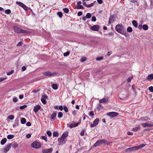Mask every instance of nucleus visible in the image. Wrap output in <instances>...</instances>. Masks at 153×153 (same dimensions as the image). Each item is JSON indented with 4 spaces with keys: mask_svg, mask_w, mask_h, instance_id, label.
Segmentation results:
<instances>
[{
    "mask_svg": "<svg viewBox=\"0 0 153 153\" xmlns=\"http://www.w3.org/2000/svg\"><path fill=\"white\" fill-rule=\"evenodd\" d=\"M111 143L108 142L106 140L103 139L98 140L94 145V147H96L98 145H101L102 144H105L107 145H109Z\"/></svg>",
    "mask_w": 153,
    "mask_h": 153,
    "instance_id": "nucleus-1",
    "label": "nucleus"
},
{
    "mask_svg": "<svg viewBox=\"0 0 153 153\" xmlns=\"http://www.w3.org/2000/svg\"><path fill=\"white\" fill-rule=\"evenodd\" d=\"M115 29L119 33L123 34V33L126 29L123 25L118 24L116 26Z\"/></svg>",
    "mask_w": 153,
    "mask_h": 153,
    "instance_id": "nucleus-2",
    "label": "nucleus"
},
{
    "mask_svg": "<svg viewBox=\"0 0 153 153\" xmlns=\"http://www.w3.org/2000/svg\"><path fill=\"white\" fill-rule=\"evenodd\" d=\"M14 32L17 33H29V32L27 30H23L21 28L16 26L14 27Z\"/></svg>",
    "mask_w": 153,
    "mask_h": 153,
    "instance_id": "nucleus-3",
    "label": "nucleus"
},
{
    "mask_svg": "<svg viewBox=\"0 0 153 153\" xmlns=\"http://www.w3.org/2000/svg\"><path fill=\"white\" fill-rule=\"evenodd\" d=\"M31 146L33 148L38 149L41 147V144L40 143L38 142H34L32 143Z\"/></svg>",
    "mask_w": 153,
    "mask_h": 153,
    "instance_id": "nucleus-4",
    "label": "nucleus"
},
{
    "mask_svg": "<svg viewBox=\"0 0 153 153\" xmlns=\"http://www.w3.org/2000/svg\"><path fill=\"white\" fill-rule=\"evenodd\" d=\"M116 21V16L114 15H111L109 18L108 24H110Z\"/></svg>",
    "mask_w": 153,
    "mask_h": 153,
    "instance_id": "nucleus-5",
    "label": "nucleus"
},
{
    "mask_svg": "<svg viewBox=\"0 0 153 153\" xmlns=\"http://www.w3.org/2000/svg\"><path fill=\"white\" fill-rule=\"evenodd\" d=\"M12 145V143H10L6 145L5 146V147L4 148V152L5 153L7 152L10 150Z\"/></svg>",
    "mask_w": 153,
    "mask_h": 153,
    "instance_id": "nucleus-6",
    "label": "nucleus"
},
{
    "mask_svg": "<svg viewBox=\"0 0 153 153\" xmlns=\"http://www.w3.org/2000/svg\"><path fill=\"white\" fill-rule=\"evenodd\" d=\"M66 138L61 137L58 138V142L59 145H63L66 143Z\"/></svg>",
    "mask_w": 153,
    "mask_h": 153,
    "instance_id": "nucleus-7",
    "label": "nucleus"
},
{
    "mask_svg": "<svg viewBox=\"0 0 153 153\" xmlns=\"http://www.w3.org/2000/svg\"><path fill=\"white\" fill-rule=\"evenodd\" d=\"M141 125L144 127H152L153 126V123L152 122L146 123H142Z\"/></svg>",
    "mask_w": 153,
    "mask_h": 153,
    "instance_id": "nucleus-8",
    "label": "nucleus"
},
{
    "mask_svg": "<svg viewBox=\"0 0 153 153\" xmlns=\"http://www.w3.org/2000/svg\"><path fill=\"white\" fill-rule=\"evenodd\" d=\"M118 114V113L114 112H108L107 114V115L111 117H115L117 116Z\"/></svg>",
    "mask_w": 153,
    "mask_h": 153,
    "instance_id": "nucleus-9",
    "label": "nucleus"
},
{
    "mask_svg": "<svg viewBox=\"0 0 153 153\" xmlns=\"http://www.w3.org/2000/svg\"><path fill=\"white\" fill-rule=\"evenodd\" d=\"M137 150L136 146H134L132 147L128 148L126 150V152H132Z\"/></svg>",
    "mask_w": 153,
    "mask_h": 153,
    "instance_id": "nucleus-10",
    "label": "nucleus"
},
{
    "mask_svg": "<svg viewBox=\"0 0 153 153\" xmlns=\"http://www.w3.org/2000/svg\"><path fill=\"white\" fill-rule=\"evenodd\" d=\"M56 74V73L55 72L51 73L49 71L43 73L44 75L49 76H53Z\"/></svg>",
    "mask_w": 153,
    "mask_h": 153,
    "instance_id": "nucleus-11",
    "label": "nucleus"
},
{
    "mask_svg": "<svg viewBox=\"0 0 153 153\" xmlns=\"http://www.w3.org/2000/svg\"><path fill=\"white\" fill-rule=\"evenodd\" d=\"M99 120L98 118H96L94 121L93 123H91L90 124V126L91 127H95L98 124Z\"/></svg>",
    "mask_w": 153,
    "mask_h": 153,
    "instance_id": "nucleus-12",
    "label": "nucleus"
},
{
    "mask_svg": "<svg viewBox=\"0 0 153 153\" xmlns=\"http://www.w3.org/2000/svg\"><path fill=\"white\" fill-rule=\"evenodd\" d=\"M79 125V123H75V122H73L72 123L70 124V125L68 124L67 125V126H69L70 128H71L74 127H76V126H77Z\"/></svg>",
    "mask_w": 153,
    "mask_h": 153,
    "instance_id": "nucleus-13",
    "label": "nucleus"
},
{
    "mask_svg": "<svg viewBox=\"0 0 153 153\" xmlns=\"http://www.w3.org/2000/svg\"><path fill=\"white\" fill-rule=\"evenodd\" d=\"M100 28V27L97 25H94L91 28V30H94L95 31H98Z\"/></svg>",
    "mask_w": 153,
    "mask_h": 153,
    "instance_id": "nucleus-14",
    "label": "nucleus"
},
{
    "mask_svg": "<svg viewBox=\"0 0 153 153\" xmlns=\"http://www.w3.org/2000/svg\"><path fill=\"white\" fill-rule=\"evenodd\" d=\"M53 150L52 148H50L48 149H44L42 151L43 153H51Z\"/></svg>",
    "mask_w": 153,
    "mask_h": 153,
    "instance_id": "nucleus-15",
    "label": "nucleus"
},
{
    "mask_svg": "<svg viewBox=\"0 0 153 153\" xmlns=\"http://www.w3.org/2000/svg\"><path fill=\"white\" fill-rule=\"evenodd\" d=\"M41 106L39 105H37L35 106L33 108V111L35 113L37 112L40 109Z\"/></svg>",
    "mask_w": 153,
    "mask_h": 153,
    "instance_id": "nucleus-16",
    "label": "nucleus"
},
{
    "mask_svg": "<svg viewBox=\"0 0 153 153\" xmlns=\"http://www.w3.org/2000/svg\"><path fill=\"white\" fill-rule=\"evenodd\" d=\"M140 129V126L133 128L131 130L134 131H137Z\"/></svg>",
    "mask_w": 153,
    "mask_h": 153,
    "instance_id": "nucleus-17",
    "label": "nucleus"
},
{
    "mask_svg": "<svg viewBox=\"0 0 153 153\" xmlns=\"http://www.w3.org/2000/svg\"><path fill=\"white\" fill-rule=\"evenodd\" d=\"M149 119L147 117H141L139 120L141 121L142 122H144L145 121H147Z\"/></svg>",
    "mask_w": 153,
    "mask_h": 153,
    "instance_id": "nucleus-18",
    "label": "nucleus"
},
{
    "mask_svg": "<svg viewBox=\"0 0 153 153\" xmlns=\"http://www.w3.org/2000/svg\"><path fill=\"white\" fill-rule=\"evenodd\" d=\"M56 113H53L52 114L51 116V120H55V118L56 117Z\"/></svg>",
    "mask_w": 153,
    "mask_h": 153,
    "instance_id": "nucleus-19",
    "label": "nucleus"
},
{
    "mask_svg": "<svg viewBox=\"0 0 153 153\" xmlns=\"http://www.w3.org/2000/svg\"><path fill=\"white\" fill-rule=\"evenodd\" d=\"M7 139L6 138H4L1 141V144L2 145H3L6 143L7 141Z\"/></svg>",
    "mask_w": 153,
    "mask_h": 153,
    "instance_id": "nucleus-20",
    "label": "nucleus"
},
{
    "mask_svg": "<svg viewBox=\"0 0 153 153\" xmlns=\"http://www.w3.org/2000/svg\"><path fill=\"white\" fill-rule=\"evenodd\" d=\"M22 7L25 11L30 9V8H29L24 4L22 6Z\"/></svg>",
    "mask_w": 153,
    "mask_h": 153,
    "instance_id": "nucleus-21",
    "label": "nucleus"
},
{
    "mask_svg": "<svg viewBox=\"0 0 153 153\" xmlns=\"http://www.w3.org/2000/svg\"><path fill=\"white\" fill-rule=\"evenodd\" d=\"M52 86L54 90L57 89L58 87L57 85L56 84L51 83Z\"/></svg>",
    "mask_w": 153,
    "mask_h": 153,
    "instance_id": "nucleus-22",
    "label": "nucleus"
},
{
    "mask_svg": "<svg viewBox=\"0 0 153 153\" xmlns=\"http://www.w3.org/2000/svg\"><path fill=\"white\" fill-rule=\"evenodd\" d=\"M146 79L152 80L153 79V74L149 75L146 78Z\"/></svg>",
    "mask_w": 153,
    "mask_h": 153,
    "instance_id": "nucleus-23",
    "label": "nucleus"
},
{
    "mask_svg": "<svg viewBox=\"0 0 153 153\" xmlns=\"http://www.w3.org/2000/svg\"><path fill=\"white\" fill-rule=\"evenodd\" d=\"M68 136V133L67 132H64L62 135V137L64 138H66V137H67Z\"/></svg>",
    "mask_w": 153,
    "mask_h": 153,
    "instance_id": "nucleus-24",
    "label": "nucleus"
},
{
    "mask_svg": "<svg viewBox=\"0 0 153 153\" xmlns=\"http://www.w3.org/2000/svg\"><path fill=\"white\" fill-rule=\"evenodd\" d=\"M145 145L143 144H142L138 146H136L137 148V150L141 148H142Z\"/></svg>",
    "mask_w": 153,
    "mask_h": 153,
    "instance_id": "nucleus-25",
    "label": "nucleus"
},
{
    "mask_svg": "<svg viewBox=\"0 0 153 153\" xmlns=\"http://www.w3.org/2000/svg\"><path fill=\"white\" fill-rule=\"evenodd\" d=\"M133 25L136 27H137V22L135 20H133L132 22Z\"/></svg>",
    "mask_w": 153,
    "mask_h": 153,
    "instance_id": "nucleus-26",
    "label": "nucleus"
},
{
    "mask_svg": "<svg viewBox=\"0 0 153 153\" xmlns=\"http://www.w3.org/2000/svg\"><path fill=\"white\" fill-rule=\"evenodd\" d=\"M21 121L22 124H24L26 122V120L24 118H22Z\"/></svg>",
    "mask_w": 153,
    "mask_h": 153,
    "instance_id": "nucleus-27",
    "label": "nucleus"
},
{
    "mask_svg": "<svg viewBox=\"0 0 153 153\" xmlns=\"http://www.w3.org/2000/svg\"><path fill=\"white\" fill-rule=\"evenodd\" d=\"M143 29L145 30H147L148 29V26L146 25H144L143 26Z\"/></svg>",
    "mask_w": 153,
    "mask_h": 153,
    "instance_id": "nucleus-28",
    "label": "nucleus"
},
{
    "mask_svg": "<svg viewBox=\"0 0 153 153\" xmlns=\"http://www.w3.org/2000/svg\"><path fill=\"white\" fill-rule=\"evenodd\" d=\"M16 3L19 6H20L21 7H22L23 5L24 4H23L22 3L20 2H19V1H16Z\"/></svg>",
    "mask_w": 153,
    "mask_h": 153,
    "instance_id": "nucleus-29",
    "label": "nucleus"
},
{
    "mask_svg": "<svg viewBox=\"0 0 153 153\" xmlns=\"http://www.w3.org/2000/svg\"><path fill=\"white\" fill-rule=\"evenodd\" d=\"M106 102V100L105 98H103L102 99L100 100L99 101V102L100 103H102L105 102Z\"/></svg>",
    "mask_w": 153,
    "mask_h": 153,
    "instance_id": "nucleus-30",
    "label": "nucleus"
},
{
    "mask_svg": "<svg viewBox=\"0 0 153 153\" xmlns=\"http://www.w3.org/2000/svg\"><path fill=\"white\" fill-rule=\"evenodd\" d=\"M14 137V135L12 134H9L7 135V138L8 139H11L13 138Z\"/></svg>",
    "mask_w": 153,
    "mask_h": 153,
    "instance_id": "nucleus-31",
    "label": "nucleus"
},
{
    "mask_svg": "<svg viewBox=\"0 0 153 153\" xmlns=\"http://www.w3.org/2000/svg\"><path fill=\"white\" fill-rule=\"evenodd\" d=\"M53 137H57L59 136L58 133L56 131H54L53 133Z\"/></svg>",
    "mask_w": 153,
    "mask_h": 153,
    "instance_id": "nucleus-32",
    "label": "nucleus"
},
{
    "mask_svg": "<svg viewBox=\"0 0 153 153\" xmlns=\"http://www.w3.org/2000/svg\"><path fill=\"white\" fill-rule=\"evenodd\" d=\"M7 118L8 119H10V120H13L14 118V116L13 115H11L9 116Z\"/></svg>",
    "mask_w": 153,
    "mask_h": 153,
    "instance_id": "nucleus-33",
    "label": "nucleus"
},
{
    "mask_svg": "<svg viewBox=\"0 0 153 153\" xmlns=\"http://www.w3.org/2000/svg\"><path fill=\"white\" fill-rule=\"evenodd\" d=\"M127 30L128 32H131L132 31V29L131 27H128Z\"/></svg>",
    "mask_w": 153,
    "mask_h": 153,
    "instance_id": "nucleus-34",
    "label": "nucleus"
},
{
    "mask_svg": "<svg viewBox=\"0 0 153 153\" xmlns=\"http://www.w3.org/2000/svg\"><path fill=\"white\" fill-rule=\"evenodd\" d=\"M86 17L87 19L90 18L91 17V14L90 13H87L86 15Z\"/></svg>",
    "mask_w": 153,
    "mask_h": 153,
    "instance_id": "nucleus-35",
    "label": "nucleus"
},
{
    "mask_svg": "<svg viewBox=\"0 0 153 153\" xmlns=\"http://www.w3.org/2000/svg\"><path fill=\"white\" fill-rule=\"evenodd\" d=\"M63 10L64 12L66 13H68L69 11L68 9L66 8H63Z\"/></svg>",
    "mask_w": 153,
    "mask_h": 153,
    "instance_id": "nucleus-36",
    "label": "nucleus"
},
{
    "mask_svg": "<svg viewBox=\"0 0 153 153\" xmlns=\"http://www.w3.org/2000/svg\"><path fill=\"white\" fill-rule=\"evenodd\" d=\"M42 139L45 140L46 142H48V140L46 136H43L42 137Z\"/></svg>",
    "mask_w": 153,
    "mask_h": 153,
    "instance_id": "nucleus-37",
    "label": "nucleus"
},
{
    "mask_svg": "<svg viewBox=\"0 0 153 153\" xmlns=\"http://www.w3.org/2000/svg\"><path fill=\"white\" fill-rule=\"evenodd\" d=\"M41 100L43 104H45L46 103L47 101L45 99H44L43 98H41Z\"/></svg>",
    "mask_w": 153,
    "mask_h": 153,
    "instance_id": "nucleus-38",
    "label": "nucleus"
},
{
    "mask_svg": "<svg viewBox=\"0 0 153 153\" xmlns=\"http://www.w3.org/2000/svg\"><path fill=\"white\" fill-rule=\"evenodd\" d=\"M63 114L62 112H59L58 115V116L59 118H61L62 117Z\"/></svg>",
    "mask_w": 153,
    "mask_h": 153,
    "instance_id": "nucleus-39",
    "label": "nucleus"
},
{
    "mask_svg": "<svg viewBox=\"0 0 153 153\" xmlns=\"http://www.w3.org/2000/svg\"><path fill=\"white\" fill-rule=\"evenodd\" d=\"M76 8L77 9H82L83 8V7L81 5H79L76 6Z\"/></svg>",
    "mask_w": 153,
    "mask_h": 153,
    "instance_id": "nucleus-40",
    "label": "nucleus"
},
{
    "mask_svg": "<svg viewBox=\"0 0 153 153\" xmlns=\"http://www.w3.org/2000/svg\"><path fill=\"white\" fill-rule=\"evenodd\" d=\"M5 12L6 14H8L11 13V10L9 9H7L5 10Z\"/></svg>",
    "mask_w": 153,
    "mask_h": 153,
    "instance_id": "nucleus-41",
    "label": "nucleus"
},
{
    "mask_svg": "<svg viewBox=\"0 0 153 153\" xmlns=\"http://www.w3.org/2000/svg\"><path fill=\"white\" fill-rule=\"evenodd\" d=\"M27 107V105H25L23 106H20L19 107V108L21 109H24L25 108Z\"/></svg>",
    "mask_w": 153,
    "mask_h": 153,
    "instance_id": "nucleus-42",
    "label": "nucleus"
},
{
    "mask_svg": "<svg viewBox=\"0 0 153 153\" xmlns=\"http://www.w3.org/2000/svg\"><path fill=\"white\" fill-rule=\"evenodd\" d=\"M7 79V78L6 77H0V82H2V81L5 80Z\"/></svg>",
    "mask_w": 153,
    "mask_h": 153,
    "instance_id": "nucleus-43",
    "label": "nucleus"
},
{
    "mask_svg": "<svg viewBox=\"0 0 153 153\" xmlns=\"http://www.w3.org/2000/svg\"><path fill=\"white\" fill-rule=\"evenodd\" d=\"M18 146V144L17 143H15L13 144V148L14 149H15Z\"/></svg>",
    "mask_w": 153,
    "mask_h": 153,
    "instance_id": "nucleus-44",
    "label": "nucleus"
},
{
    "mask_svg": "<svg viewBox=\"0 0 153 153\" xmlns=\"http://www.w3.org/2000/svg\"><path fill=\"white\" fill-rule=\"evenodd\" d=\"M47 134L50 137L52 135L51 132L50 131H48L47 132Z\"/></svg>",
    "mask_w": 153,
    "mask_h": 153,
    "instance_id": "nucleus-45",
    "label": "nucleus"
},
{
    "mask_svg": "<svg viewBox=\"0 0 153 153\" xmlns=\"http://www.w3.org/2000/svg\"><path fill=\"white\" fill-rule=\"evenodd\" d=\"M70 52L69 51H67L64 53L63 55L64 56H67L70 54Z\"/></svg>",
    "mask_w": 153,
    "mask_h": 153,
    "instance_id": "nucleus-46",
    "label": "nucleus"
},
{
    "mask_svg": "<svg viewBox=\"0 0 153 153\" xmlns=\"http://www.w3.org/2000/svg\"><path fill=\"white\" fill-rule=\"evenodd\" d=\"M14 72V71L13 70H11L10 72H7V75H10L11 74H12Z\"/></svg>",
    "mask_w": 153,
    "mask_h": 153,
    "instance_id": "nucleus-47",
    "label": "nucleus"
},
{
    "mask_svg": "<svg viewBox=\"0 0 153 153\" xmlns=\"http://www.w3.org/2000/svg\"><path fill=\"white\" fill-rule=\"evenodd\" d=\"M103 59V57H99L96 58V60L97 61Z\"/></svg>",
    "mask_w": 153,
    "mask_h": 153,
    "instance_id": "nucleus-48",
    "label": "nucleus"
},
{
    "mask_svg": "<svg viewBox=\"0 0 153 153\" xmlns=\"http://www.w3.org/2000/svg\"><path fill=\"white\" fill-rule=\"evenodd\" d=\"M63 109L65 112H68V108L66 106H64Z\"/></svg>",
    "mask_w": 153,
    "mask_h": 153,
    "instance_id": "nucleus-49",
    "label": "nucleus"
},
{
    "mask_svg": "<svg viewBox=\"0 0 153 153\" xmlns=\"http://www.w3.org/2000/svg\"><path fill=\"white\" fill-rule=\"evenodd\" d=\"M57 14L60 18H61L62 16V14L61 12H58Z\"/></svg>",
    "mask_w": 153,
    "mask_h": 153,
    "instance_id": "nucleus-50",
    "label": "nucleus"
},
{
    "mask_svg": "<svg viewBox=\"0 0 153 153\" xmlns=\"http://www.w3.org/2000/svg\"><path fill=\"white\" fill-rule=\"evenodd\" d=\"M94 2L93 3H91V4H89L87 5V7H92L94 5Z\"/></svg>",
    "mask_w": 153,
    "mask_h": 153,
    "instance_id": "nucleus-51",
    "label": "nucleus"
},
{
    "mask_svg": "<svg viewBox=\"0 0 153 153\" xmlns=\"http://www.w3.org/2000/svg\"><path fill=\"white\" fill-rule=\"evenodd\" d=\"M96 20V18L95 16H93L91 18V21L93 22H95Z\"/></svg>",
    "mask_w": 153,
    "mask_h": 153,
    "instance_id": "nucleus-52",
    "label": "nucleus"
},
{
    "mask_svg": "<svg viewBox=\"0 0 153 153\" xmlns=\"http://www.w3.org/2000/svg\"><path fill=\"white\" fill-rule=\"evenodd\" d=\"M13 101L14 102H16L18 101V99L16 97H14L13 98Z\"/></svg>",
    "mask_w": 153,
    "mask_h": 153,
    "instance_id": "nucleus-53",
    "label": "nucleus"
},
{
    "mask_svg": "<svg viewBox=\"0 0 153 153\" xmlns=\"http://www.w3.org/2000/svg\"><path fill=\"white\" fill-rule=\"evenodd\" d=\"M86 59V58L85 57H82L81 59V61L83 62L85 61Z\"/></svg>",
    "mask_w": 153,
    "mask_h": 153,
    "instance_id": "nucleus-54",
    "label": "nucleus"
},
{
    "mask_svg": "<svg viewBox=\"0 0 153 153\" xmlns=\"http://www.w3.org/2000/svg\"><path fill=\"white\" fill-rule=\"evenodd\" d=\"M85 1L82 0L83 5L85 7H86L87 6V5L86 4V3L85 2Z\"/></svg>",
    "mask_w": 153,
    "mask_h": 153,
    "instance_id": "nucleus-55",
    "label": "nucleus"
},
{
    "mask_svg": "<svg viewBox=\"0 0 153 153\" xmlns=\"http://www.w3.org/2000/svg\"><path fill=\"white\" fill-rule=\"evenodd\" d=\"M19 121V118L18 117L16 118L15 120V123H16V125H17L18 124V122Z\"/></svg>",
    "mask_w": 153,
    "mask_h": 153,
    "instance_id": "nucleus-56",
    "label": "nucleus"
},
{
    "mask_svg": "<svg viewBox=\"0 0 153 153\" xmlns=\"http://www.w3.org/2000/svg\"><path fill=\"white\" fill-rule=\"evenodd\" d=\"M149 90L152 92H153V87L151 86L149 87Z\"/></svg>",
    "mask_w": 153,
    "mask_h": 153,
    "instance_id": "nucleus-57",
    "label": "nucleus"
},
{
    "mask_svg": "<svg viewBox=\"0 0 153 153\" xmlns=\"http://www.w3.org/2000/svg\"><path fill=\"white\" fill-rule=\"evenodd\" d=\"M31 136V135L30 134H28L26 135V137L28 139H29L30 137Z\"/></svg>",
    "mask_w": 153,
    "mask_h": 153,
    "instance_id": "nucleus-58",
    "label": "nucleus"
},
{
    "mask_svg": "<svg viewBox=\"0 0 153 153\" xmlns=\"http://www.w3.org/2000/svg\"><path fill=\"white\" fill-rule=\"evenodd\" d=\"M26 68L25 66H23L22 68V71H24L26 70Z\"/></svg>",
    "mask_w": 153,
    "mask_h": 153,
    "instance_id": "nucleus-59",
    "label": "nucleus"
},
{
    "mask_svg": "<svg viewBox=\"0 0 153 153\" xmlns=\"http://www.w3.org/2000/svg\"><path fill=\"white\" fill-rule=\"evenodd\" d=\"M85 131L84 130H83L80 133V134L81 136H83L84 135Z\"/></svg>",
    "mask_w": 153,
    "mask_h": 153,
    "instance_id": "nucleus-60",
    "label": "nucleus"
},
{
    "mask_svg": "<svg viewBox=\"0 0 153 153\" xmlns=\"http://www.w3.org/2000/svg\"><path fill=\"white\" fill-rule=\"evenodd\" d=\"M26 125L27 126H30L31 125V123L30 122H28L26 123Z\"/></svg>",
    "mask_w": 153,
    "mask_h": 153,
    "instance_id": "nucleus-61",
    "label": "nucleus"
},
{
    "mask_svg": "<svg viewBox=\"0 0 153 153\" xmlns=\"http://www.w3.org/2000/svg\"><path fill=\"white\" fill-rule=\"evenodd\" d=\"M132 79V77H129L127 79V81L128 82H130Z\"/></svg>",
    "mask_w": 153,
    "mask_h": 153,
    "instance_id": "nucleus-62",
    "label": "nucleus"
},
{
    "mask_svg": "<svg viewBox=\"0 0 153 153\" xmlns=\"http://www.w3.org/2000/svg\"><path fill=\"white\" fill-rule=\"evenodd\" d=\"M47 98H48V97L46 95H43L42 96V98H43L44 99H47Z\"/></svg>",
    "mask_w": 153,
    "mask_h": 153,
    "instance_id": "nucleus-63",
    "label": "nucleus"
},
{
    "mask_svg": "<svg viewBox=\"0 0 153 153\" xmlns=\"http://www.w3.org/2000/svg\"><path fill=\"white\" fill-rule=\"evenodd\" d=\"M82 14V12L81 11L77 13V15L79 16H81Z\"/></svg>",
    "mask_w": 153,
    "mask_h": 153,
    "instance_id": "nucleus-64",
    "label": "nucleus"
}]
</instances>
